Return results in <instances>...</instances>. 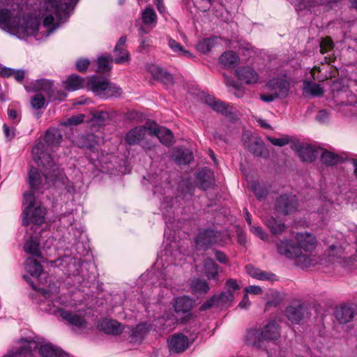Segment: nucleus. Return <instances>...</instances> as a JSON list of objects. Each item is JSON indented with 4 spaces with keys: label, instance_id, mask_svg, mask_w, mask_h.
I'll return each instance as SVG.
<instances>
[{
    "label": "nucleus",
    "instance_id": "56",
    "mask_svg": "<svg viewBox=\"0 0 357 357\" xmlns=\"http://www.w3.org/2000/svg\"><path fill=\"white\" fill-rule=\"evenodd\" d=\"M333 47L332 40L329 38H324L320 43V52L321 54L326 53L329 50Z\"/></svg>",
    "mask_w": 357,
    "mask_h": 357
},
{
    "label": "nucleus",
    "instance_id": "19",
    "mask_svg": "<svg viewBox=\"0 0 357 357\" xmlns=\"http://www.w3.org/2000/svg\"><path fill=\"white\" fill-rule=\"evenodd\" d=\"M236 75L241 81L247 84H255L259 79L257 73L252 68L249 66L238 68L236 70Z\"/></svg>",
    "mask_w": 357,
    "mask_h": 357
},
{
    "label": "nucleus",
    "instance_id": "8",
    "mask_svg": "<svg viewBox=\"0 0 357 357\" xmlns=\"http://www.w3.org/2000/svg\"><path fill=\"white\" fill-rule=\"evenodd\" d=\"M298 206V200L296 196L293 195H282L277 199L275 202L276 211L284 215H288L295 212Z\"/></svg>",
    "mask_w": 357,
    "mask_h": 357
},
{
    "label": "nucleus",
    "instance_id": "3",
    "mask_svg": "<svg viewBox=\"0 0 357 357\" xmlns=\"http://www.w3.org/2000/svg\"><path fill=\"white\" fill-rule=\"evenodd\" d=\"M278 252L288 259H294L295 264L301 268L313 266L319 262L315 255L303 254L294 241L284 238L277 243Z\"/></svg>",
    "mask_w": 357,
    "mask_h": 357
},
{
    "label": "nucleus",
    "instance_id": "63",
    "mask_svg": "<svg viewBox=\"0 0 357 357\" xmlns=\"http://www.w3.org/2000/svg\"><path fill=\"white\" fill-rule=\"evenodd\" d=\"M215 257L217 261H218L220 263L227 264L228 263V259L226 255L220 250H217L215 252Z\"/></svg>",
    "mask_w": 357,
    "mask_h": 357
},
{
    "label": "nucleus",
    "instance_id": "52",
    "mask_svg": "<svg viewBox=\"0 0 357 357\" xmlns=\"http://www.w3.org/2000/svg\"><path fill=\"white\" fill-rule=\"evenodd\" d=\"M267 139L273 145L276 146H280V147L288 144L291 141V139L288 135H284L280 138H274V137L268 136Z\"/></svg>",
    "mask_w": 357,
    "mask_h": 357
},
{
    "label": "nucleus",
    "instance_id": "20",
    "mask_svg": "<svg viewBox=\"0 0 357 357\" xmlns=\"http://www.w3.org/2000/svg\"><path fill=\"white\" fill-rule=\"evenodd\" d=\"M296 151L301 160L304 162H312L319 154L318 149H314L307 144H298L296 146Z\"/></svg>",
    "mask_w": 357,
    "mask_h": 357
},
{
    "label": "nucleus",
    "instance_id": "39",
    "mask_svg": "<svg viewBox=\"0 0 357 357\" xmlns=\"http://www.w3.org/2000/svg\"><path fill=\"white\" fill-rule=\"evenodd\" d=\"M266 225L273 234H281L285 229V225L280 220L270 218L265 221Z\"/></svg>",
    "mask_w": 357,
    "mask_h": 357
},
{
    "label": "nucleus",
    "instance_id": "59",
    "mask_svg": "<svg viewBox=\"0 0 357 357\" xmlns=\"http://www.w3.org/2000/svg\"><path fill=\"white\" fill-rule=\"evenodd\" d=\"M343 253V250L341 246L339 245H331L328 249V255L329 256L338 257L342 255Z\"/></svg>",
    "mask_w": 357,
    "mask_h": 357
},
{
    "label": "nucleus",
    "instance_id": "13",
    "mask_svg": "<svg viewBox=\"0 0 357 357\" xmlns=\"http://www.w3.org/2000/svg\"><path fill=\"white\" fill-rule=\"evenodd\" d=\"M34 89L38 91L43 92L51 101L58 99L61 100L66 96V94L64 93L56 94L52 82L45 79L36 80L34 84Z\"/></svg>",
    "mask_w": 357,
    "mask_h": 357
},
{
    "label": "nucleus",
    "instance_id": "57",
    "mask_svg": "<svg viewBox=\"0 0 357 357\" xmlns=\"http://www.w3.org/2000/svg\"><path fill=\"white\" fill-rule=\"evenodd\" d=\"M250 231L263 241L268 239V234L263 230L261 227L251 226Z\"/></svg>",
    "mask_w": 357,
    "mask_h": 357
},
{
    "label": "nucleus",
    "instance_id": "61",
    "mask_svg": "<svg viewBox=\"0 0 357 357\" xmlns=\"http://www.w3.org/2000/svg\"><path fill=\"white\" fill-rule=\"evenodd\" d=\"M84 114H79L77 116H73L68 119L65 124L68 125V126H71V125L77 126V125L82 123L84 121Z\"/></svg>",
    "mask_w": 357,
    "mask_h": 357
},
{
    "label": "nucleus",
    "instance_id": "34",
    "mask_svg": "<svg viewBox=\"0 0 357 357\" xmlns=\"http://www.w3.org/2000/svg\"><path fill=\"white\" fill-rule=\"evenodd\" d=\"M62 135L55 128H49L45 135V142L47 146H57L61 142Z\"/></svg>",
    "mask_w": 357,
    "mask_h": 357
},
{
    "label": "nucleus",
    "instance_id": "17",
    "mask_svg": "<svg viewBox=\"0 0 357 357\" xmlns=\"http://www.w3.org/2000/svg\"><path fill=\"white\" fill-rule=\"evenodd\" d=\"M296 239L297 245L300 249L306 252H311L314 250L317 245L316 238L309 233H298L296 234Z\"/></svg>",
    "mask_w": 357,
    "mask_h": 357
},
{
    "label": "nucleus",
    "instance_id": "7",
    "mask_svg": "<svg viewBox=\"0 0 357 357\" xmlns=\"http://www.w3.org/2000/svg\"><path fill=\"white\" fill-rule=\"evenodd\" d=\"M46 213V208L40 204L31 207L29 215H25L22 212V225L25 227H29L30 225L40 226L45 222Z\"/></svg>",
    "mask_w": 357,
    "mask_h": 357
},
{
    "label": "nucleus",
    "instance_id": "6",
    "mask_svg": "<svg viewBox=\"0 0 357 357\" xmlns=\"http://www.w3.org/2000/svg\"><path fill=\"white\" fill-rule=\"evenodd\" d=\"M244 147L255 156L268 158L269 151L261 137L249 134H243Z\"/></svg>",
    "mask_w": 357,
    "mask_h": 357
},
{
    "label": "nucleus",
    "instance_id": "11",
    "mask_svg": "<svg viewBox=\"0 0 357 357\" xmlns=\"http://www.w3.org/2000/svg\"><path fill=\"white\" fill-rule=\"evenodd\" d=\"M307 314V309L303 303H296L287 307L285 316L294 324H299Z\"/></svg>",
    "mask_w": 357,
    "mask_h": 357
},
{
    "label": "nucleus",
    "instance_id": "30",
    "mask_svg": "<svg viewBox=\"0 0 357 357\" xmlns=\"http://www.w3.org/2000/svg\"><path fill=\"white\" fill-rule=\"evenodd\" d=\"M149 71L153 77L166 85H170L173 84V77L171 74L167 72L163 68L152 66L149 68Z\"/></svg>",
    "mask_w": 357,
    "mask_h": 357
},
{
    "label": "nucleus",
    "instance_id": "22",
    "mask_svg": "<svg viewBox=\"0 0 357 357\" xmlns=\"http://www.w3.org/2000/svg\"><path fill=\"white\" fill-rule=\"evenodd\" d=\"M21 342L24 344L22 347L18 348L15 352L8 353L5 357H33L31 351L33 349L36 348V342L32 340L26 341L24 339Z\"/></svg>",
    "mask_w": 357,
    "mask_h": 357
},
{
    "label": "nucleus",
    "instance_id": "44",
    "mask_svg": "<svg viewBox=\"0 0 357 357\" xmlns=\"http://www.w3.org/2000/svg\"><path fill=\"white\" fill-rule=\"evenodd\" d=\"M251 188L257 198L260 201L264 199L268 194V188L266 185L254 181L251 183Z\"/></svg>",
    "mask_w": 357,
    "mask_h": 357
},
{
    "label": "nucleus",
    "instance_id": "23",
    "mask_svg": "<svg viewBox=\"0 0 357 357\" xmlns=\"http://www.w3.org/2000/svg\"><path fill=\"white\" fill-rule=\"evenodd\" d=\"M197 185L201 189L206 190L211 188L214 183V179L211 170L208 169L199 171L196 176Z\"/></svg>",
    "mask_w": 357,
    "mask_h": 357
},
{
    "label": "nucleus",
    "instance_id": "64",
    "mask_svg": "<svg viewBox=\"0 0 357 357\" xmlns=\"http://www.w3.org/2000/svg\"><path fill=\"white\" fill-rule=\"evenodd\" d=\"M246 294H251L254 295L259 294L261 292V289L259 286L251 285L245 289Z\"/></svg>",
    "mask_w": 357,
    "mask_h": 357
},
{
    "label": "nucleus",
    "instance_id": "47",
    "mask_svg": "<svg viewBox=\"0 0 357 357\" xmlns=\"http://www.w3.org/2000/svg\"><path fill=\"white\" fill-rule=\"evenodd\" d=\"M191 288L197 293L206 294L209 291L208 282L199 278L193 279L190 283Z\"/></svg>",
    "mask_w": 357,
    "mask_h": 357
},
{
    "label": "nucleus",
    "instance_id": "53",
    "mask_svg": "<svg viewBox=\"0 0 357 357\" xmlns=\"http://www.w3.org/2000/svg\"><path fill=\"white\" fill-rule=\"evenodd\" d=\"M45 102V99L41 94H36L31 98V105L36 109H41Z\"/></svg>",
    "mask_w": 357,
    "mask_h": 357
},
{
    "label": "nucleus",
    "instance_id": "51",
    "mask_svg": "<svg viewBox=\"0 0 357 357\" xmlns=\"http://www.w3.org/2000/svg\"><path fill=\"white\" fill-rule=\"evenodd\" d=\"M121 94V89L109 82L102 98L117 97Z\"/></svg>",
    "mask_w": 357,
    "mask_h": 357
},
{
    "label": "nucleus",
    "instance_id": "4",
    "mask_svg": "<svg viewBox=\"0 0 357 357\" xmlns=\"http://www.w3.org/2000/svg\"><path fill=\"white\" fill-rule=\"evenodd\" d=\"M149 128L151 125L146 123L145 126H136L130 130L125 137L126 143L130 146L140 144L145 151L153 150L156 144L150 137Z\"/></svg>",
    "mask_w": 357,
    "mask_h": 357
},
{
    "label": "nucleus",
    "instance_id": "28",
    "mask_svg": "<svg viewBox=\"0 0 357 357\" xmlns=\"http://www.w3.org/2000/svg\"><path fill=\"white\" fill-rule=\"evenodd\" d=\"M246 271L249 275L252 278L259 280H268L273 281L275 280V275L260 270L252 265H248L245 266Z\"/></svg>",
    "mask_w": 357,
    "mask_h": 357
},
{
    "label": "nucleus",
    "instance_id": "43",
    "mask_svg": "<svg viewBox=\"0 0 357 357\" xmlns=\"http://www.w3.org/2000/svg\"><path fill=\"white\" fill-rule=\"evenodd\" d=\"M217 43V38H207L200 40L197 45V49L202 53H206L211 50Z\"/></svg>",
    "mask_w": 357,
    "mask_h": 357
},
{
    "label": "nucleus",
    "instance_id": "46",
    "mask_svg": "<svg viewBox=\"0 0 357 357\" xmlns=\"http://www.w3.org/2000/svg\"><path fill=\"white\" fill-rule=\"evenodd\" d=\"M23 204L24 206L23 212L25 215H29L31 207L38 206L39 205L36 202L35 196L31 192H27L24 194Z\"/></svg>",
    "mask_w": 357,
    "mask_h": 357
},
{
    "label": "nucleus",
    "instance_id": "48",
    "mask_svg": "<svg viewBox=\"0 0 357 357\" xmlns=\"http://www.w3.org/2000/svg\"><path fill=\"white\" fill-rule=\"evenodd\" d=\"M143 22L146 25L155 26L157 22V15L154 10L151 8H146L142 14Z\"/></svg>",
    "mask_w": 357,
    "mask_h": 357
},
{
    "label": "nucleus",
    "instance_id": "5",
    "mask_svg": "<svg viewBox=\"0 0 357 357\" xmlns=\"http://www.w3.org/2000/svg\"><path fill=\"white\" fill-rule=\"evenodd\" d=\"M280 337V326L275 321H269L259 332L257 330H250L247 335V341L250 344L257 345L262 340H276Z\"/></svg>",
    "mask_w": 357,
    "mask_h": 357
},
{
    "label": "nucleus",
    "instance_id": "29",
    "mask_svg": "<svg viewBox=\"0 0 357 357\" xmlns=\"http://www.w3.org/2000/svg\"><path fill=\"white\" fill-rule=\"evenodd\" d=\"M126 43V37L121 36L119 41L117 42L114 50V53L117 54V52L122 53V56L116 57L114 59V63L117 64L127 63L130 60V54L129 52L124 48V45Z\"/></svg>",
    "mask_w": 357,
    "mask_h": 357
},
{
    "label": "nucleus",
    "instance_id": "55",
    "mask_svg": "<svg viewBox=\"0 0 357 357\" xmlns=\"http://www.w3.org/2000/svg\"><path fill=\"white\" fill-rule=\"evenodd\" d=\"M11 17V13L8 9L0 10V25H8Z\"/></svg>",
    "mask_w": 357,
    "mask_h": 357
},
{
    "label": "nucleus",
    "instance_id": "18",
    "mask_svg": "<svg viewBox=\"0 0 357 357\" xmlns=\"http://www.w3.org/2000/svg\"><path fill=\"white\" fill-rule=\"evenodd\" d=\"M74 143L79 148L89 150L92 152L97 151L98 141L95 135L92 133H87L86 135L77 136L75 139Z\"/></svg>",
    "mask_w": 357,
    "mask_h": 357
},
{
    "label": "nucleus",
    "instance_id": "62",
    "mask_svg": "<svg viewBox=\"0 0 357 357\" xmlns=\"http://www.w3.org/2000/svg\"><path fill=\"white\" fill-rule=\"evenodd\" d=\"M279 98L278 95H276L274 92L271 91L269 94H261L260 95V99L266 102H271L275 99Z\"/></svg>",
    "mask_w": 357,
    "mask_h": 357
},
{
    "label": "nucleus",
    "instance_id": "58",
    "mask_svg": "<svg viewBox=\"0 0 357 357\" xmlns=\"http://www.w3.org/2000/svg\"><path fill=\"white\" fill-rule=\"evenodd\" d=\"M89 60L86 59H79L76 61V68L78 71L81 73H84L86 71L89 66Z\"/></svg>",
    "mask_w": 357,
    "mask_h": 357
},
{
    "label": "nucleus",
    "instance_id": "25",
    "mask_svg": "<svg viewBox=\"0 0 357 357\" xmlns=\"http://www.w3.org/2000/svg\"><path fill=\"white\" fill-rule=\"evenodd\" d=\"M40 27V23L38 20L31 18L26 20L24 24L17 28V32L22 33L24 36H36Z\"/></svg>",
    "mask_w": 357,
    "mask_h": 357
},
{
    "label": "nucleus",
    "instance_id": "38",
    "mask_svg": "<svg viewBox=\"0 0 357 357\" xmlns=\"http://www.w3.org/2000/svg\"><path fill=\"white\" fill-rule=\"evenodd\" d=\"M303 91L305 94L312 96H321L324 93V89L320 84L312 81H305L303 83Z\"/></svg>",
    "mask_w": 357,
    "mask_h": 357
},
{
    "label": "nucleus",
    "instance_id": "40",
    "mask_svg": "<svg viewBox=\"0 0 357 357\" xmlns=\"http://www.w3.org/2000/svg\"><path fill=\"white\" fill-rule=\"evenodd\" d=\"M321 151L320 153V158L321 162L328 166H333L339 162L340 160V158L335 153L326 151V150H319V152Z\"/></svg>",
    "mask_w": 357,
    "mask_h": 357
},
{
    "label": "nucleus",
    "instance_id": "49",
    "mask_svg": "<svg viewBox=\"0 0 357 357\" xmlns=\"http://www.w3.org/2000/svg\"><path fill=\"white\" fill-rule=\"evenodd\" d=\"M168 45L169 48L174 52L186 57H192V54L188 50H184L182 45L175 40L169 38L168 40Z\"/></svg>",
    "mask_w": 357,
    "mask_h": 357
},
{
    "label": "nucleus",
    "instance_id": "1",
    "mask_svg": "<svg viewBox=\"0 0 357 357\" xmlns=\"http://www.w3.org/2000/svg\"><path fill=\"white\" fill-rule=\"evenodd\" d=\"M45 146L44 143L39 142L32 149L33 160L43 167V176L35 168H31L29 172V187L33 191L47 188L50 182L58 176L57 165Z\"/></svg>",
    "mask_w": 357,
    "mask_h": 357
},
{
    "label": "nucleus",
    "instance_id": "12",
    "mask_svg": "<svg viewBox=\"0 0 357 357\" xmlns=\"http://www.w3.org/2000/svg\"><path fill=\"white\" fill-rule=\"evenodd\" d=\"M220 234L212 229H204L198 234L195 242L197 246L204 250L218 243Z\"/></svg>",
    "mask_w": 357,
    "mask_h": 357
},
{
    "label": "nucleus",
    "instance_id": "24",
    "mask_svg": "<svg viewBox=\"0 0 357 357\" xmlns=\"http://www.w3.org/2000/svg\"><path fill=\"white\" fill-rule=\"evenodd\" d=\"M204 269L205 275L209 280H218L220 266L210 257L204 260Z\"/></svg>",
    "mask_w": 357,
    "mask_h": 357
},
{
    "label": "nucleus",
    "instance_id": "32",
    "mask_svg": "<svg viewBox=\"0 0 357 357\" xmlns=\"http://www.w3.org/2000/svg\"><path fill=\"white\" fill-rule=\"evenodd\" d=\"M39 353L42 357H68L66 353L50 343L42 344Z\"/></svg>",
    "mask_w": 357,
    "mask_h": 357
},
{
    "label": "nucleus",
    "instance_id": "35",
    "mask_svg": "<svg viewBox=\"0 0 357 357\" xmlns=\"http://www.w3.org/2000/svg\"><path fill=\"white\" fill-rule=\"evenodd\" d=\"M220 62L227 68L236 67L240 61L238 56L233 51H227L220 56Z\"/></svg>",
    "mask_w": 357,
    "mask_h": 357
},
{
    "label": "nucleus",
    "instance_id": "60",
    "mask_svg": "<svg viewBox=\"0 0 357 357\" xmlns=\"http://www.w3.org/2000/svg\"><path fill=\"white\" fill-rule=\"evenodd\" d=\"M329 119L330 114L325 109L319 111L318 114L316 116V120L321 123L328 122Z\"/></svg>",
    "mask_w": 357,
    "mask_h": 357
},
{
    "label": "nucleus",
    "instance_id": "33",
    "mask_svg": "<svg viewBox=\"0 0 357 357\" xmlns=\"http://www.w3.org/2000/svg\"><path fill=\"white\" fill-rule=\"evenodd\" d=\"M335 316L340 324H347L353 319L354 310L347 305H342L336 309Z\"/></svg>",
    "mask_w": 357,
    "mask_h": 357
},
{
    "label": "nucleus",
    "instance_id": "42",
    "mask_svg": "<svg viewBox=\"0 0 357 357\" xmlns=\"http://www.w3.org/2000/svg\"><path fill=\"white\" fill-rule=\"evenodd\" d=\"M24 249L26 252L35 257H41V252L39 248V243L33 237H31L30 239L24 243Z\"/></svg>",
    "mask_w": 357,
    "mask_h": 357
},
{
    "label": "nucleus",
    "instance_id": "9",
    "mask_svg": "<svg viewBox=\"0 0 357 357\" xmlns=\"http://www.w3.org/2000/svg\"><path fill=\"white\" fill-rule=\"evenodd\" d=\"M266 86L270 91L278 95L279 98H283L287 96L290 84L285 77H275L267 82Z\"/></svg>",
    "mask_w": 357,
    "mask_h": 357
},
{
    "label": "nucleus",
    "instance_id": "36",
    "mask_svg": "<svg viewBox=\"0 0 357 357\" xmlns=\"http://www.w3.org/2000/svg\"><path fill=\"white\" fill-rule=\"evenodd\" d=\"M66 88L69 91H75L86 88V79H84L77 75H72L66 81Z\"/></svg>",
    "mask_w": 357,
    "mask_h": 357
},
{
    "label": "nucleus",
    "instance_id": "21",
    "mask_svg": "<svg viewBox=\"0 0 357 357\" xmlns=\"http://www.w3.org/2000/svg\"><path fill=\"white\" fill-rule=\"evenodd\" d=\"M98 326L106 334L119 335L123 331V327L120 323L112 319H104L98 324Z\"/></svg>",
    "mask_w": 357,
    "mask_h": 357
},
{
    "label": "nucleus",
    "instance_id": "26",
    "mask_svg": "<svg viewBox=\"0 0 357 357\" xmlns=\"http://www.w3.org/2000/svg\"><path fill=\"white\" fill-rule=\"evenodd\" d=\"M60 316L63 319L66 320L71 325L77 326L79 328L86 327V322L84 319L73 312L61 310L60 311Z\"/></svg>",
    "mask_w": 357,
    "mask_h": 357
},
{
    "label": "nucleus",
    "instance_id": "41",
    "mask_svg": "<svg viewBox=\"0 0 357 357\" xmlns=\"http://www.w3.org/2000/svg\"><path fill=\"white\" fill-rule=\"evenodd\" d=\"M151 325L147 322L141 323L136 326L131 331V336L136 340L142 339L144 336L149 331Z\"/></svg>",
    "mask_w": 357,
    "mask_h": 357
},
{
    "label": "nucleus",
    "instance_id": "10",
    "mask_svg": "<svg viewBox=\"0 0 357 357\" xmlns=\"http://www.w3.org/2000/svg\"><path fill=\"white\" fill-rule=\"evenodd\" d=\"M149 135L152 140H153L154 137H157L162 144L167 146L173 144V133L170 130L164 127H160L156 124L151 125V128H149Z\"/></svg>",
    "mask_w": 357,
    "mask_h": 357
},
{
    "label": "nucleus",
    "instance_id": "15",
    "mask_svg": "<svg viewBox=\"0 0 357 357\" xmlns=\"http://www.w3.org/2000/svg\"><path fill=\"white\" fill-rule=\"evenodd\" d=\"M188 337L183 334H176L169 340V349L171 353L180 354L189 347Z\"/></svg>",
    "mask_w": 357,
    "mask_h": 357
},
{
    "label": "nucleus",
    "instance_id": "45",
    "mask_svg": "<svg viewBox=\"0 0 357 357\" xmlns=\"http://www.w3.org/2000/svg\"><path fill=\"white\" fill-rule=\"evenodd\" d=\"M114 61V59L110 55L100 56L97 59L98 72L106 73L111 70L112 67L110 63Z\"/></svg>",
    "mask_w": 357,
    "mask_h": 357
},
{
    "label": "nucleus",
    "instance_id": "14",
    "mask_svg": "<svg viewBox=\"0 0 357 357\" xmlns=\"http://www.w3.org/2000/svg\"><path fill=\"white\" fill-rule=\"evenodd\" d=\"M108 83L109 81L102 77H89L86 78V89L102 98Z\"/></svg>",
    "mask_w": 357,
    "mask_h": 357
},
{
    "label": "nucleus",
    "instance_id": "50",
    "mask_svg": "<svg viewBox=\"0 0 357 357\" xmlns=\"http://www.w3.org/2000/svg\"><path fill=\"white\" fill-rule=\"evenodd\" d=\"M192 153L188 149L179 150L176 155V161L180 165H187L192 160Z\"/></svg>",
    "mask_w": 357,
    "mask_h": 357
},
{
    "label": "nucleus",
    "instance_id": "27",
    "mask_svg": "<svg viewBox=\"0 0 357 357\" xmlns=\"http://www.w3.org/2000/svg\"><path fill=\"white\" fill-rule=\"evenodd\" d=\"M205 102L212 109L217 112H220L221 114H227L231 112V107L213 96H207L205 98Z\"/></svg>",
    "mask_w": 357,
    "mask_h": 357
},
{
    "label": "nucleus",
    "instance_id": "54",
    "mask_svg": "<svg viewBox=\"0 0 357 357\" xmlns=\"http://www.w3.org/2000/svg\"><path fill=\"white\" fill-rule=\"evenodd\" d=\"M240 289L239 285L237 283V281L234 279H228L225 283V291H229V293H234L235 291H237Z\"/></svg>",
    "mask_w": 357,
    "mask_h": 357
},
{
    "label": "nucleus",
    "instance_id": "31",
    "mask_svg": "<svg viewBox=\"0 0 357 357\" xmlns=\"http://www.w3.org/2000/svg\"><path fill=\"white\" fill-rule=\"evenodd\" d=\"M193 306V301L188 296H181L176 298L174 301V307L177 314L188 313Z\"/></svg>",
    "mask_w": 357,
    "mask_h": 357
},
{
    "label": "nucleus",
    "instance_id": "2",
    "mask_svg": "<svg viewBox=\"0 0 357 357\" xmlns=\"http://www.w3.org/2000/svg\"><path fill=\"white\" fill-rule=\"evenodd\" d=\"M78 0H69L62 2L61 0H45L44 7L45 14L43 20V26L46 28L45 36H48L59 26L55 20L61 22L63 18L68 17L69 10L73 9Z\"/></svg>",
    "mask_w": 357,
    "mask_h": 357
},
{
    "label": "nucleus",
    "instance_id": "16",
    "mask_svg": "<svg viewBox=\"0 0 357 357\" xmlns=\"http://www.w3.org/2000/svg\"><path fill=\"white\" fill-rule=\"evenodd\" d=\"M234 300V294L224 291L218 295L213 296L206 304L204 307L217 305L218 307H227L231 305Z\"/></svg>",
    "mask_w": 357,
    "mask_h": 357
},
{
    "label": "nucleus",
    "instance_id": "37",
    "mask_svg": "<svg viewBox=\"0 0 357 357\" xmlns=\"http://www.w3.org/2000/svg\"><path fill=\"white\" fill-rule=\"evenodd\" d=\"M25 269L33 277H39L43 272L41 264L32 257H29L26 260Z\"/></svg>",
    "mask_w": 357,
    "mask_h": 357
}]
</instances>
